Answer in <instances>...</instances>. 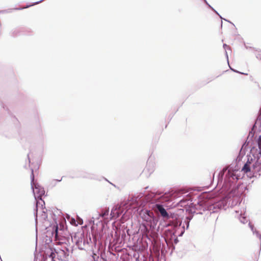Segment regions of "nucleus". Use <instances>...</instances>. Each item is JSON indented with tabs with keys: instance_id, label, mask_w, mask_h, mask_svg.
Listing matches in <instances>:
<instances>
[{
	"instance_id": "423d86ee",
	"label": "nucleus",
	"mask_w": 261,
	"mask_h": 261,
	"mask_svg": "<svg viewBox=\"0 0 261 261\" xmlns=\"http://www.w3.org/2000/svg\"><path fill=\"white\" fill-rule=\"evenodd\" d=\"M34 170L33 169H31V188L33 190V192L34 193L35 199L36 201V210L37 211L38 204L40 203L37 200H41L42 202L44 203V202L42 200V197L45 194V191L44 188L41 187L38 183H35L34 182Z\"/></svg>"
},
{
	"instance_id": "dca6fc26",
	"label": "nucleus",
	"mask_w": 261,
	"mask_h": 261,
	"mask_svg": "<svg viewBox=\"0 0 261 261\" xmlns=\"http://www.w3.org/2000/svg\"><path fill=\"white\" fill-rule=\"evenodd\" d=\"M249 226L250 228H251V230L252 231L253 234H255L256 236L261 241V234L259 233V232L256 230H254L253 226L250 223H249Z\"/></svg>"
},
{
	"instance_id": "4468645a",
	"label": "nucleus",
	"mask_w": 261,
	"mask_h": 261,
	"mask_svg": "<svg viewBox=\"0 0 261 261\" xmlns=\"http://www.w3.org/2000/svg\"><path fill=\"white\" fill-rule=\"evenodd\" d=\"M109 208H105L102 210L100 213H97V216L98 217H101L102 220L105 221V223H107L109 221V220L108 218H106V217L109 215Z\"/></svg>"
},
{
	"instance_id": "412c9836",
	"label": "nucleus",
	"mask_w": 261,
	"mask_h": 261,
	"mask_svg": "<svg viewBox=\"0 0 261 261\" xmlns=\"http://www.w3.org/2000/svg\"><path fill=\"white\" fill-rule=\"evenodd\" d=\"M178 236L174 237V238L172 239V243H171L172 244L174 243V244H176L178 243V242H179L178 240Z\"/></svg>"
},
{
	"instance_id": "9d476101",
	"label": "nucleus",
	"mask_w": 261,
	"mask_h": 261,
	"mask_svg": "<svg viewBox=\"0 0 261 261\" xmlns=\"http://www.w3.org/2000/svg\"><path fill=\"white\" fill-rule=\"evenodd\" d=\"M123 213V211L121 208V206L116 207L112 209L110 215V219H117Z\"/></svg>"
},
{
	"instance_id": "1a4fd4ad",
	"label": "nucleus",
	"mask_w": 261,
	"mask_h": 261,
	"mask_svg": "<svg viewBox=\"0 0 261 261\" xmlns=\"http://www.w3.org/2000/svg\"><path fill=\"white\" fill-rule=\"evenodd\" d=\"M47 254L49 258H51L53 261H55L54 259L56 257V254L58 258L61 260H65L67 256L66 253H65L64 250L61 249L56 250L53 248H49V251L47 252Z\"/></svg>"
},
{
	"instance_id": "f3484780",
	"label": "nucleus",
	"mask_w": 261,
	"mask_h": 261,
	"mask_svg": "<svg viewBox=\"0 0 261 261\" xmlns=\"http://www.w3.org/2000/svg\"><path fill=\"white\" fill-rule=\"evenodd\" d=\"M257 124H259V125H261V108H260V109L259 110L258 116L256 118L255 124L253 126V128L255 126V125Z\"/></svg>"
},
{
	"instance_id": "c85d7f7f",
	"label": "nucleus",
	"mask_w": 261,
	"mask_h": 261,
	"mask_svg": "<svg viewBox=\"0 0 261 261\" xmlns=\"http://www.w3.org/2000/svg\"><path fill=\"white\" fill-rule=\"evenodd\" d=\"M208 7L211 9L212 8H213L208 3V5H207Z\"/></svg>"
},
{
	"instance_id": "5701e85b",
	"label": "nucleus",
	"mask_w": 261,
	"mask_h": 261,
	"mask_svg": "<svg viewBox=\"0 0 261 261\" xmlns=\"http://www.w3.org/2000/svg\"><path fill=\"white\" fill-rule=\"evenodd\" d=\"M214 12L217 14L221 19H223L222 16L219 14V13L215 9V10L214 11Z\"/></svg>"
},
{
	"instance_id": "f03ea898",
	"label": "nucleus",
	"mask_w": 261,
	"mask_h": 261,
	"mask_svg": "<svg viewBox=\"0 0 261 261\" xmlns=\"http://www.w3.org/2000/svg\"><path fill=\"white\" fill-rule=\"evenodd\" d=\"M228 198L226 197L212 199H199L196 203H191L190 212L193 214L211 215L220 210L226 209Z\"/></svg>"
},
{
	"instance_id": "4be33fe9",
	"label": "nucleus",
	"mask_w": 261,
	"mask_h": 261,
	"mask_svg": "<svg viewBox=\"0 0 261 261\" xmlns=\"http://www.w3.org/2000/svg\"><path fill=\"white\" fill-rule=\"evenodd\" d=\"M230 69H231L232 71H233V72H236V73H241V74H245V73H243V72H240L238 71V70H236V69H232V68H230Z\"/></svg>"
},
{
	"instance_id": "bb28decb",
	"label": "nucleus",
	"mask_w": 261,
	"mask_h": 261,
	"mask_svg": "<svg viewBox=\"0 0 261 261\" xmlns=\"http://www.w3.org/2000/svg\"><path fill=\"white\" fill-rule=\"evenodd\" d=\"M62 178L61 179H58L57 180H54V181H57L59 182V181H61L62 180Z\"/></svg>"
},
{
	"instance_id": "7ed1b4c3",
	"label": "nucleus",
	"mask_w": 261,
	"mask_h": 261,
	"mask_svg": "<svg viewBox=\"0 0 261 261\" xmlns=\"http://www.w3.org/2000/svg\"><path fill=\"white\" fill-rule=\"evenodd\" d=\"M192 217H186L184 222L180 219L175 218L173 221L169 223V225L172 227V229H168L166 231V242L167 244L168 243H172V239L175 236H182L186 229H188L189 224Z\"/></svg>"
},
{
	"instance_id": "6e6552de",
	"label": "nucleus",
	"mask_w": 261,
	"mask_h": 261,
	"mask_svg": "<svg viewBox=\"0 0 261 261\" xmlns=\"http://www.w3.org/2000/svg\"><path fill=\"white\" fill-rule=\"evenodd\" d=\"M258 148L259 149V154L261 155V136L259 137L258 140ZM252 172L255 177L259 176L261 174V160L258 159L252 165Z\"/></svg>"
},
{
	"instance_id": "f257e3e1",
	"label": "nucleus",
	"mask_w": 261,
	"mask_h": 261,
	"mask_svg": "<svg viewBox=\"0 0 261 261\" xmlns=\"http://www.w3.org/2000/svg\"><path fill=\"white\" fill-rule=\"evenodd\" d=\"M132 199L133 202L137 203V204L140 203L141 205H144L145 203H149V204H151L152 205H149V206L154 208L164 219H172L169 221V223L173 221L175 218L180 219L177 215L174 213L169 214L163 205L159 203L170 201L171 200V197L169 193L150 192L147 194H144L141 193L137 195L133 196Z\"/></svg>"
},
{
	"instance_id": "a878e982",
	"label": "nucleus",
	"mask_w": 261,
	"mask_h": 261,
	"mask_svg": "<svg viewBox=\"0 0 261 261\" xmlns=\"http://www.w3.org/2000/svg\"><path fill=\"white\" fill-rule=\"evenodd\" d=\"M98 222L100 223L101 222V225H102V226L103 227V223L102 222V220H100L99 221H98Z\"/></svg>"
},
{
	"instance_id": "c756f323",
	"label": "nucleus",
	"mask_w": 261,
	"mask_h": 261,
	"mask_svg": "<svg viewBox=\"0 0 261 261\" xmlns=\"http://www.w3.org/2000/svg\"><path fill=\"white\" fill-rule=\"evenodd\" d=\"M203 2L206 4V5H208V3L206 1V0H203Z\"/></svg>"
},
{
	"instance_id": "7c9ffc66",
	"label": "nucleus",
	"mask_w": 261,
	"mask_h": 261,
	"mask_svg": "<svg viewBox=\"0 0 261 261\" xmlns=\"http://www.w3.org/2000/svg\"><path fill=\"white\" fill-rule=\"evenodd\" d=\"M224 19V20L226 21H228V22H229L231 23L229 21L227 20V19Z\"/></svg>"
},
{
	"instance_id": "cd10ccee",
	"label": "nucleus",
	"mask_w": 261,
	"mask_h": 261,
	"mask_svg": "<svg viewBox=\"0 0 261 261\" xmlns=\"http://www.w3.org/2000/svg\"><path fill=\"white\" fill-rule=\"evenodd\" d=\"M28 160H29V163L30 164L31 161H30V159L29 158V154H28Z\"/></svg>"
},
{
	"instance_id": "9b49d317",
	"label": "nucleus",
	"mask_w": 261,
	"mask_h": 261,
	"mask_svg": "<svg viewBox=\"0 0 261 261\" xmlns=\"http://www.w3.org/2000/svg\"><path fill=\"white\" fill-rule=\"evenodd\" d=\"M235 212L236 214H238L237 216L242 223L245 224L248 222L247 218L245 216H243L245 214L244 209L243 210H241L240 212L238 210H236Z\"/></svg>"
},
{
	"instance_id": "393cba45",
	"label": "nucleus",
	"mask_w": 261,
	"mask_h": 261,
	"mask_svg": "<svg viewBox=\"0 0 261 261\" xmlns=\"http://www.w3.org/2000/svg\"><path fill=\"white\" fill-rule=\"evenodd\" d=\"M100 261H107V259L102 257H101L100 258Z\"/></svg>"
},
{
	"instance_id": "a211bd4d",
	"label": "nucleus",
	"mask_w": 261,
	"mask_h": 261,
	"mask_svg": "<svg viewBox=\"0 0 261 261\" xmlns=\"http://www.w3.org/2000/svg\"><path fill=\"white\" fill-rule=\"evenodd\" d=\"M223 47L225 50V56H226L227 62H228V53H227V50L230 49V47L228 45H227L226 44H223Z\"/></svg>"
},
{
	"instance_id": "2eb2a0df",
	"label": "nucleus",
	"mask_w": 261,
	"mask_h": 261,
	"mask_svg": "<svg viewBox=\"0 0 261 261\" xmlns=\"http://www.w3.org/2000/svg\"><path fill=\"white\" fill-rule=\"evenodd\" d=\"M251 163L248 159L247 162L243 166L242 170L245 173H247L248 172H252V166L251 167Z\"/></svg>"
},
{
	"instance_id": "ddd939ff",
	"label": "nucleus",
	"mask_w": 261,
	"mask_h": 261,
	"mask_svg": "<svg viewBox=\"0 0 261 261\" xmlns=\"http://www.w3.org/2000/svg\"><path fill=\"white\" fill-rule=\"evenodd\" d=\"M82 238L83 250H85L86 248L88 246L89 241H91V239L90 234L89 236L88 234L85 235L84 233H82Z\"/></svg>"
},
{
	"instance_id": "39448f33",
	"label": "nucleus",
	"mask_w": 261,
	"mask_h": 261,
	"mask_svg": "<svg viewBox=\"0 0 261 261\" xmlns=\"http://www.w3.org/2000/svg\"><path fill=\"white\" fill-rule=\"evenodd\" d=\"M133 197V196L129 198L128 199V202L124 204V206H125L126 208H127L128 206L130 207L133 205L142 207L141 209L139 210L140 208H139L138 211H139V214L140 217L143 220V221L146 222L145 223H152L153 222H155V223H157L158 220L157 218L154 217L153 212L146 208H143V207L148 203H145V204L144 205H141L140 203L137 204V203L133 202L132 199Z\"/></svg>"
},
{
	"instance_id": "f8f14e48",
	"label": "nucleus",
	"mask_w": 261,
	"mask_h": 261,
	"mask_svg": "<svg viewBox=\"0 0 261 261\" xmlns=\"http://www.w3.org/2000/svg\"><path fill=\"white\" fill-rule=\"evenodd\" d=\"M74 239L75 244L78 247L79 249L80 250H83L82 233H80L77 236H75Z\"/></svg>"
},
{
	"instance_id": "2f4dec72",
	"label": "nucleus",
	"mask_w": 261,
	"mask_h": 261,
	"mask_svg": "<svg viewBox=\"0 0 261 261\" xmlns=\"http://www.w3.org/2000/svg\"><path fill=\"white\" fill-rule=\"evenodd\" d=\"M211 10H212L214 11L215 10V9H214V8H212Z\"/></svg>"
},
{
	"instance_id": "6ab92c4d",
	"label": "nucleus",
	"mask_w": 261,
	"mask_h": 261,
	"mask_svg": "<svg viewBox=\"0 0 261 261\" xmlns=\"http://www.w3.org/2000/svg\"><path fill=\"white\" fill-rule=\"evenodd\" d=\"M92 257L93 259V261H100V258L98 255H97L94 252L92 253Z\"/></svg>"
},
{
	"instance_id": "0eeeda50",
	"label": "nucleus",
	"mask_w": 261,
	"mask_h": 261,
	"mask_svg": "<svg viewBox=\"0 0 261 261\" xmlns=\"http://www.w3.org/2000/svg\"><path fill=\"white\" fill-rule=\"evenodd\" d=\"M157 223L152 222V223H143L141 225V232L144 237H146L149 240L154 239L156 237V225Z\"/></svg>"
},
{
	"instance_id": "20e7f679",
	"label": "nucleus",
	"mask_w": 261,
	"mask_h": 261,
	"mask_svg": "<svg viewBox=\"0 0 261 261\" xmlns=\"http://www.w3.org/2000/svg\"><path fill=\"white\" fill-rule=\"evenodd\" d=\"M238 170H232L231 168L225 167L221 171L218 175V182H222L224 177L223 189L226 192H231L236 188L235 184L240 178L237 174Z\"/></svg>"
},
{
	"instance_id": "b1692460",
	"label": "nucleus",
	"mask_w": 261,
	"mask_h": 261,
	"mask_svg": "<svg viewBox=\"0 0 261 261\" xmlns=\"http://www.w3.org/2000/svg\"><path fill=\"white\" fill-rule=\"evenodd\" d=\"M71 224H75V220L74 218H72L71 220V222H70Z\"/></svg>"
},
{
	"instance_id": "aec40b11",
	"label": "nucleus",
	"mask_w": 261,
	"mask_h": 261,
	"mask_svg": "<svg viewBox=\"0 0 261 261\" xmlns=\"http://www.w3.org/2000/svg\"><path fill=\"white\" fill-rule=\"evenodd\" d=\"M100 218H101V217H98L97 216V214H95V216L94 217H93L92 218V219H91V221H93V224H94V223H95V220H98Z\"/></svg>"
}]
</instances>
